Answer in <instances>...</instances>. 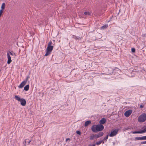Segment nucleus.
Returning a JSON list of instances; mask_svg holds the SVG:
<instances>
[{
  "mask_svg": "<svg viewBox=\"0 0 146 146\" xmlns=\"http://www.w3.org/2000/svg\"><path fill=\"white\" fill-rule=\"evenodd\" d=\"M142 137H146V136H142Z\"/></svg>",
  "mask_w": 146,
  "mask_h": 146,
  "instance_id": "72a5a7b5",
  "label": "nucleus"
},
{
  "mask_svg": "<svg viewBox=\"0 0 146 146\" xmlns=\"http://www.w3.org/2000/svg\"><path fill=\"white\" fill-rule=\"evenodd\" d=\"M26 84V83L23 81L21 84L19 86V87L20 88H22Z\"/></svg>",
  "mask_w": 146,
  "mask_h": 146,
  "instance_id": "f8f14e48",
  "label": "nucleus"
},
{
  "mask_svg": "<svg viewBox=\"0 0 146 146\" xmlns=\"http://www.w3.org/2000/svg\"><path fill=\"white\" fill-rule=\"evenodd\" d=\"M103 134L104 133L102 132H100L97 135H96L95 136H91L90 137H101V136H102Z\"/></svg>",
  "mask_w": 146,
  "mask_h": 146,
  "instance_id": "1a4fd4ad",
  "label": "nucleus"
},
{
  "mask_svg": "<svg viewBox=\"0 0 146 146\" xmlns=\"http://www.w3.org/2000/svg\"><path fill=\"white\" fill-rule=\"evenodd\" d=\"M91 14V13L89 12H85L84 13V14L87 16L90 15Z\"/></svg>",
  "mask_w": 146,
  "mask_h": 146,
  "instance_id": "a211bd4d",
  "label": "nucleus"
},
{
  "mask_svg": "<svg viewBox=\"0 0 146 146\" xmlns=\"http://www.w3.org/2000/svg\"><path fill=\"white\" fill-rule=\"evenodd\" d=\"M106 121V119L105 118H103L100 121L99 123L100 124H104Z\"/></svg>",
  "mask_w": 146,
  "mask_h": 146,
  "instance_id": "9d476101",
  "label": "nucleus"
},
{
  "mask_svg": "<svg viewBox=\"0 0 146 146\" xmlns=\"http://www.w3.org/2000/svg\"><path fill=\"white\" fill-rule=\"evenodd\" d=\"M13 54H14V55H15V56L16 55L14 53Z\"/></svg>",
  "mask_w": 146,
  "mask_h": 146,
  "instance_id": "2f4dec72",
  "label": "nucleus"
},
{
  "mask_svg": "<svg viewBox=\"0 0 146 146\" xmlns=\"http://www.w3.org/2000/svg\"><path fill=\"white\" fill-rule=\"evenodd\" d=\"M3 10H0V17L1 15L3 13Z\"/></svg>",
  "mask_w": 146,
  "mask_h": 146,
  "instance_id": "5701e85b",
  "label": "nucleus"
},
{
  "mask_svg": "<svg viewBox=\"0 0 146 146\" xmlns=\"http://www.w3.org/2000/svg\"><path fill=\"white\" fill-rule=\"evenodd\" d=\"M90 146H95V144H93L92 145H90Z\"/></svg>",
  "mask_w": 146,
  "mask_h": 146,
  "instance_id": "c85d7f7f",
  "label": "nucleus"
},
{
  "mask_svg": "<svg viewBox=\"0 0 146 146\" xmlns=\"http://www.w3.org/2000/svg\"><path fill=\"white\" fill-rule=\"evenodd\" d=\"M31 141V140L28 141V140H27V139H25V143H27L28 144H29Z\"/></svg>",
  "mask_w": 146,
  "mask_h": 146,
  "instance_id": "6ab92c4d",
  "label": "nucleus"
},
{
  "mask_svg": "<svg viewBox=\"0 0 146 146\" xmlns=\"http://www.w3.org/2000/svg\"><path fill=\"white\" fill-rule=\"evenodd\" d=\"M143 107H144L143 105H141L140 106V108H143Z\"/></svg>",
  "mask_w": 146,
  "mask_h": 146,
  "instance_id": "bb28decb",
  "label": "nucleus"
},
{
  "mask_svg": "<svg viewBox=\"0 0 146 146\" xmlns=\"http://www.w3.org/2000/svg\"><path fill=\"white\" fill-rule=\"evenodd\" d=\"M146 120V114L143 113L140 115L138 118V121L139 122H145Z\"/></svg>",
  "mask_w": 146,
  "mask_h": 146,
  "instance_id": "7ed1b4c3",
  "label": "nucleus"
},
{
  "mask_svg": "<svg viewBox=\"0 0 146 146\" xmlns=\"http://www.w3.org/2000/svg\"><path fill=\"white\" fill-rule=\"evenodd\" d=\"M29 78V76H28L27 77L25 80H24V81L26 83H27V81L28 80Z\"/></svg>",
  "mask_w": 146,
  "mask_h": 146,
  "instance_id": "aec40b11",
  "label": "nucleus"
},
{
  "mask_svg": "<svg viewBox=\"0 0 146 146\" xmlns=\"http://www.w3.org/2000/svg\"><path fill=\"white\" fill-rule=\"evenodd\" d=\"M108 27V24H106L104 25L103 26L101 27V29H105L107 28Z\"/></svg>",
  "mask_w": 146,
  "mask_h": 146,
  "instance_id": "4468645a",
  "label": "nucleus"
},
{
  "mask_svg": "<svg viewBox=\"0 0 146 146\" xmlns=\"http://www.w3.org/2000/svg\"><path fill=\"white\" fill-rule=\"evenodd\" d=\"M93 138L92 137V138L91 139H92Z\"/></svg>",
  "mask_w": 146,
  "mask_h": 146,
  "instance_id": "f704fd0d",
  "label": "nucleus"
},
{
  "mask_svg": "<svg viewBox=\"0 0 146 146\" xmlns=\"http://www.w3.org/2000/svg\"><path fill=\"white\" fill-rule=\"evenodd\" d=\"M132 113L131 110H128L126 111L124 113L125 116L126 117H128Z\"/></svg>",
  "mask_w": 146,
  "mask_h": 146,
  "instance_id": "0eeeda50",
  "label": "nucleus"
},
{
  "mask_svg": "<svg viewBox=\"0 0 146 146\" xmlns=\"http://www.w3.org/2000/svg\"><path fill=\"white\" fill-rule=\"evenodd\" d=\"M5 7V3H2L1 6V9L3 10Z\"/></svg>",
  "mask_w": 146,
  "mask_h": 146,
  "instance_id": "dca6fc26",
  "label": "nucleus"
},
{
  "mask_svg": "<svg viewBox=\"0 0 146 146\" xmlns=\"http://www.w3.org/2000/svg\"><path fill=\"white\" fill-rule=\"evenodd\" d=\"M91 121H90L89 120L86 121L85 123L84 126L85 127L88 126L89 124H90Z\"/></svg>",
  "mask_w": 146,
  "mask_h": 146,
  "instance_id": "ddd939ff",
  "label": "nucleus"
},
{
  "mask_svg": "<svg viewBox=\"0 0 146 146\" xmlns=\"http://www.w3.org/2000/svg\"><path fill=\"white\" fill-rule=\"evenodd\" d=\"M76 133L78 134H79V135H80L81 134V132L79 131H76Z\"/></svg>",
  "mask_w": 146,
  "mask_h": 146,
  "instance_id": "412c9836",
  "label": "nucleus"
},
{
  "mask_svg": "<svg viewBox=\"0 0 146 146\" xmlns=\"http://www.w3.org/2000/svg\"><path fill=\"white\" fill-rule=\"evenodd\" d=\"M113 145H114L115 144L116 142H113Z\"/></svg>",
  "mask_w": 146,
  "mask_h": 146,
  "instance_id": "c756f323",
  "label": "nucleus"
},
{
  "mask_svg": "<svg viewBox=\"0 0 146 146\" xmlns=\"http://www.w3.org/2000/svg\"><path fill=\"white\" fill-rule=\"evenodd\" d=\"M118 131V130L117 129H115L113 131H111L110 134V136L111 137H113L115 136L117 133Z\"/></svg>",
  "mask_w": 146,
  "mask_h": 146,
  "instance_id": "423d86ee",
  "label": "nucleus"
},
{
  "mask_svg": "<svg viewBox=\"0 0 146 146\" xmlns=\"http://www.w3.org/2000/svg\"><path fill=\"white\" fill-rule=\"evenodd\" d=\"M102 143H104V141L103 140H100L98 141L96 143V144L97 145H99L101 144Z\"/></svg>",
  "mask_w": 146,
  "mask_h": 146,
  "instance_id": "2eb2a0df",
  "label": "nucleus"
},
{
  "mask_svg": "<svg viewBox=\"0 0 146 146\" xmlns=\"http://www.w3.org/2000/svg\"><path fill=\"white\" fill-rule=\"evenodd\" d=\"M135 48H131V51L133 52H135Z\"/></svg>",
  "mask_w": 146,
  "mask_h": 146,
  "instance_id": "4be33fe9",
  "label": "nucleus"
},
{
  "mask_svg": "<svg viewBox=\"0 0 146 146\" xmlns=\"http://www.w3.org/2000/svg\"><path fill=\"white\" fill-rule=\"evenodd\" d=\"M7 56L8 58V61L7 62V63L8 64H9L12 61V60L11 59V57H10L9 53L7 52Z\"/></svg>",
  "mask_w": 146,
  "mask_h": 146,
  "instance_id": "6e6552de",
  "label": "nucleus"
},
{
  "mask_svg": "<svg viewBox=\"0 0 146 146\" xmlns=\"http://www.w3.org/2000/svg\"><path fill=\"white\" fill-rule=\"evenodd\" d=\"M141 143L142 144H146V141L142 142Z\"/></svg>",
  "mask_w": 146,
  "mask_h": 146,
  "instance_id": "b1692460",
  "label": "nucleus"
},
{
  "mask_svg": "<svg viewBox=\"0 0 146 146\" xmlns=\"http://www.w3.org/2000/svg\"><path fill=\"white\" fill-rule=\"evenodd\" d=\"M142 129L139 131H136L132 132L133 134H139L145 133L146 132V125L142 127Z\"/></svg>",
  "mask_w": 146,
  "mask_h": 146,
  "instance_id": "39448f33",
  "label": "nucleus"
},
{
  "mask_svg": "<svg viewBox=\"0 0 146 146\" xmlns=\"http://www.w3.org/2000/svg\"><path fill=\"white\" fill-rule=\"evenodd\" d=\"M15 98L18 101H20L21 102V104L22 106H25L26 104V101L24 99H21L17 96H15Z\"/></svg>",
  "mask_w": 146,
  "mask_h": 146,
  "instance_id": "20e7f679",
  "label": "nucleus"
},
{
  "mask_svg": "<svg viewBox=\"0 0 146 146\" xmlns=\"http://www.w3.org/2000/svg\"><path fill=\"white\" fill-rule=\"evenodd\" d=\"M8 53H9V54L10 53V54L11 55H13V54L12 53H11V52H10V51H9V52H8Z\"/></svg>",
  "mask_w": 146,
  "mask_h": 146,
  "instance_id": "a878e982",
  "label": "nucleus"
},
{
  "mask_svg": "<svg viewBox=\"0 0 146 146\" xmlns=\"http://www.w3.org/2000/svg\"><path fill=\"white\" fill-rule=\"evenodd\" d=\"M134 140H146V137H135Z\"/></svg>",
  "mask_w": 146,
  "mask_h": 146,
  "instance_id": "9b49d317",
  "label": "nucleus"
},
{
  "mask_svg": "<svg viewBox=\"0 0 146 146\" xmlns=\"http://www.w3.org/2000/svg\"><path fill=\"white\" fill-rule=\"evenodd\" d=\"M29 88V84L27 85L24 88V90L26 91L28 90Z\"/></svg>",
  "mask_w": 146,
  "mask_h": 146,
  "instance_id": "f3484780",
  "label": "nucleus"
},
{
  "mask_svg": "<svg viewBox=\"0 0 146 146\" xmlns=\"http://www.w3.org/2000/svg\"><path fill=\"white\" fill-rule=\"evenodd\" d=\"M70 140V139L69 138H67L66 139V141H67L68 140Z\"/></svg>",
  "mask_w": 146,
  "mask_h": 146,
  "instance_id": "cd10ccee",
  "label": "nucleus"
},
{
  "mask_svg": "<svg viewBox=\"0 0 146 146\" xmlns=\"http://www.w3.org/2000/svg\"><path fill=\"white\" fill-rule=\"evenodd\" d=\"M108 137H106L105 138H104L103 140H104V141H106L108 139Z\"/></svg>",
  "mask_w": 146,
  "mask_h": 146,
  "instance_id": "393cba45",
  "label": "nucleus"
},
{
  "mask_svg": "<svg viewBox=\"0 0 146 146\" xmlns=\"http://www.w3.org/2000/svg\"><path fill=\"white\" fill-rule=\"evenodd\" d=\"M80 38V37H79L78 38H77L76 37V38H77V39H79Z\"/></svg>",
  "mask_w": 146,
  "mask_h": 146,
  "instance_id": "7c9ffc66",
  "label": "nucleus"
},
{
  "mask_svg": "<svg viewBox=\"0 0 146 146\" xmlns=\"http://www.w3.org/2000/svg\"><path fill=\"white\" fill-rule=\"evenodd\" d=\"M108 135H107L106 137H108Z\"/></svg>",
  "mask_w": 146,
  "mask_h": 146,
  "instance_id": "473e14b6",
  "label": "nucleus"
},
{
  "mask_svg": "<svg viewBox=\"0 0 146 146\" xmlns=\"http://www.w3.org/2000/svg\"><path fill=\"white\" fill-rule=\"evenodd\" d=\"M104 129V126L102 124H98L96 125H94L91 127L92 131L95 133H97L102 130Z\"/></svg>",
  "mask_w": 146,
  "mask_h": 146,
  "instance_id": "f257e3e1",
  "label": "nucleus"
},
{
  "mask_svg": "<svg viewBox=\"0 0 146 146\" xmlns=\"http://www.w3.org/2000/svg\"><path fill=\"white\" fill-rule=\"evenodd\" d=\"M52 42L51 41L49 42L48 44V46L46 50V53L45 56H46L50 54L52 52L54 47L51 45Z\"/></svg>",
  "mask_w": 146,
  "mask_h": 146,
  "instance_id": "f03ea898",
  "label": "nucleus"
}]
</instances>
